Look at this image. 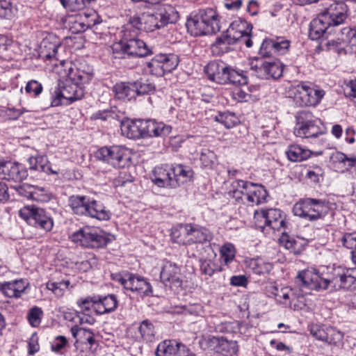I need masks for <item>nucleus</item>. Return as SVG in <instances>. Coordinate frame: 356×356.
Segmentation results:
<instances>
[{"mask_svg": "<svg viewBox=\"0 0 356 356\" xmlns=\"http://www.w3.org/2000/svg\"><path fill=\"white\" fill-rule=\"evenodd\" d=\"M18 213L29 225L46 232L51 230L54 226L52 218L42 209L26 206L20 209Z\"/></svg>", "mask_w": 356, "mask_h": 356, "instance_id": "13", "label": "nucleus"}, {"mask_svg": "<svg viewBox=\"0 0 356 356\" xmlns=\"http://www.w3.org/2000/svg\"><path fill=\"white\" fill-rule=\"evenodd\" d=\"M222 269L217 264L211 259L200 261V271L202 274L211 277L216 272H220Z\"/></svg>", "mask_w": 356, "mask_h": 356, "instance_id": "51", "label": "nucleus"}, {"mask_svg": "<svg viewBox=\"0 0 356 356\" xmlns=\"http://www.w3.org/2000/svg\"><path fill=\"white\" fill-rule=\"evenodd\" d=\"M140 338L146 341H152L154 337V326L148 320H144L138 327Z\"/></svg>", "mask_w": 356, "mask_h": 356, "instance_id": "43", "label": "nucleus"}, {"mask_svg": "<svg viewBox=\"0 0 356 356\" xmlns=\"http://www.w3.org/2000/svg\"><path fill=\"white\" fill-rule=\"evenodd\" d=\"M179 57L174 54L156 55L145 63L144 70L156 76H163L176 69Z\"/></svg>", "mask_w": 356, "mask_h": 356, "instance_id": "14", "label": "nucleus"}, {"mask_svg": "<svg viewBox=\"0 0 356 356\" xmlns=\"http://www.w3.org/2000/svg\"><path fill=\"white\" fill-rule=\"evenodd\" d=\"M341 37L339 38L342 42L349 44L353 51L356 53V27H345L341 30Z\"/></svg>", "mask_w": 356, "mask_h": 356, "instance_id": "46", "label": "nucleus"}, {"mask_svg": "<svg viewBox=\"0 0 356 356\" xmlns=\"http://www.w3.org/2000/svg\"><path fill=\"white\" fill-rule=\"evenodd\" d=\"M140 30H143L142 16L131 17L129 23L124 26L123 31H127L129 35L137 36Z\"/></svg>", "mask_w": 356, "mask_h": 356, "instance_id": "44", "label": "nucleus"}, {"mask_svg": "<svg viewBox=\"0 0 356 356\" xmlns=\"http://www.w3.org/2000/svg\"><path fill=\"white\" fill-rule=\"evenodd\" d=\"M160 277L165 286L170 287L181 286L180 268L175 264L166 261L162 267Z\"/></svg>", "mask_w": 356, "mask_h": 356, "instance_id": "19", "label": "nucleus"}, {"mask_svg": "<svg viewBox=\"0 0 356 356\" xmlns=\"http://www.w3.org/2000/svg\"><path fill=\"white\" fill-rule=\"evenodd\" d=\"M122 39L113 44L114 54H122L120 58H140L152 54L145 42L137 38L129 35L127 31H122Z\"/></svg>", "mask_w": 356, "mask_h": 356, "instance_id": "6", "label": "nucleus"}, {"mask_svg": "<svg viewBox=\"0 0 356 356\" xmlns=\"http://www.w3.org/2000/svg\"><path fill=\"white\" fill-rule=\"evenodd\" d=\"M244 184H245V182L242 179H236L233 181L230 185V188L228 191L229 196L234 198L236 201L240 202V195L243 193V190H244Z\"/></svg>", "mask_w": 356, "mask_h": 356, "instance_id": "54", "label": "nucleus"}, {"mask_svg": "<svg viewBox=\"0 0 356 356\" xmlns=\"http://www.w3.org/2000/svg\"><path fill=\"white\" fill-rule=\"evenodd\" d=\"M68 346V340L64 336H57L51 342V349L53 352L62 354Z\"/></svg>", "mask_w": 356, "mask_h": 356, "instance_id": "58", "label": "nucleus"}, {"mask_svg": "<svg viewBox=\"0 0 356 356\" xmlns=\"http://www.w3.org/2000/svg\"><path fill=\"white\" fill-rule=\"evenodd\" d=\"M267 226L273 230L281 231L284 229L286 222L282 216L281 211L277 209L266 210Z\"/></svg>", "mask_w": 356, "mask_h": 356, "instance_id": "33", "label": "nucleus"}, {"mask_svg": "<svg viewBox=\"0 0 356 356\" xmlns=\"http://www.w3.org/2000/svg\"><path fill=\"white\" fill-rule=\"evenodd\" d=\"M70 238L74 243L88 248H100L108 243L105 233L93 227L81 228L74 232Z\"/></svg>", "mask_w": 356, "mask_h": 356, "instance_id": "8", "label": "nucleus"}, {"mask_svg": "<svg viewBox=\"0 0 356 356\" xmlns=\"http://www.w3.org/2000/svg\"><path fill=\"white\" fill-rule=\"evenodd\" d=\"M59 45L56 43H52L49 42L47 40H44L42 42L41 46V54H43L44 59L51 60L56 58L58 48Z\"/></svg>", "mask_w": 356, "mask_h": 356, "instance_id": "49", "label": "nucleus"}, {"mask_svg": "<svg viewBox=\"0 0 356 356\" xmlns=\"http://www.w3.org/2000/svg\"><path fill=\"white\" fill-rule=\"evenodd\" d=\"M208 79L219 84L232 83L244 86L248 83L247 76L228 65L223 61L214 60L204 67Z\"/></svg>", "mask_w": 356, "mask_h": 356, "instance_id": "4", "label": "nucleus"}, {"mask_svg": "<svg viewBox=\"0 0 356 356\" xmlns=\"http://www.w3.org/2000/svg\"><path fill=\"white\" fill-rule=\"evenodd\" d=\"M240 324L238 321L224 322L216 326V331L227 335H233L240 332Z\"/></svg>", "mask_w": 356, "mask_h": 356, "instance_id": "47", "label": "nucleus"}, {"mask_svg": "<svg viewBox=\"0 0 356 356\" xmlns=\"http://www.w3.org/2000/svg\"><path fill=\"white\" fill-rule=\"evenodd\" d=\"M330 210V203L327 200L311 197L300 200L293 207L295 216L309 221L323 219Z\"/></svg>", "mask_w": 356, "mask_h": 356, "instance_id": "5", "label": "nucleus"}, {"mask_svg": "<svg viewBox=\"0 0 356 356\" xmlns=\"http://www.w3.org/2000/svg\"><path fill=\"white\" fill-rule=\"evenodd\" d=\"M286 154L291 161L301 162L309 159L312 156V152L307 148L293 144L289 146L286 151Z\"/></svg>", "mask_w": 356, "mask_h": 356, "instance_id": "31", "label": "nucleus"}, {"mask_svg": "<svg viewBox=\"0 0 356 356\" xmlns=\"http://www.w3.org/2000/svg\"><path fill=\"white\" fill-rule=\"evenodd\" d=\"M172 165L156 166L152 171L151 179L159 187L173 188L175 182L172 180Z\"/></svg>", "mask_w": 356, "mask_h": 356, "instance_id": "20", "label": "nucleus"}, {"mask_svg": "<svg viewBox=\"0 0 356 356\" xmlns=\"http://www.w3.org/2000/svg\"><path fill=\"white\" fill-rule=\"evenodd\" d=\"M252 25L247 21L241 19H235L229 25L226 34L216 39L212 45V52L221 54L227 52L229 45L236 42L244 44L247 47H251L253 44L251 39Z\"/></svg>", "mask_w": 356, "mask_h": 356, "instance_id": "2", "label": "nucleus"}, {"mask_svg": "<svg viewBox=\"0 0 356 356\" xmlns=\"http://www.w3.org/2000/svg\"><path fill=\"white\" fill-rule=\"evenodd\" d=\"M77 305L87 314H96L97 296L80 298L77 300Z\"/></svg>", "mask_w": 356, "mask_h": 356, "instance_id": "42", "label": "nucleus"}, {"mask_svg": "<svg viewBox=\"0 0 356 356\" xmlns=\"http://www.w3.org/2000/svg\"><path fill=\"white\" fill-rule=\"evenodd\" d=\"M171 237L175 243L183 245H191L189 223L181 224L172 229Z\"/></svg>", "mask_w": 356, "mask_h": 356, "instance_id": "32", "label": "nucleus"}, {"mask_svg": "<svg viewBox=\"0 0 356 356\" xmlns=\"http://www.w3.org/2000/svg\"><path fill=\"white\" fill-rule=\"evenodd\" d=\"M43 316V312L38 307H32L28 312L27 319L32 327H38Z\"/></svg>", "mask_w": 356, "mask_h": 356, "instance_id": "57", "label": "nucleus"}, {"mask_svg": "<svg viewBox=\"0 0 356 356\" xmlns=\"http://www.w3.org/2000/svg\"><path fill=\"white\" fill-rule=\"evenodd\" d=\"M200 160L202 167L212 168L216 162V155L209 149H203L200 153Z\"/></svg>", "mask_w": 356, "mask_h": 356, "instance_id": "50", "label": "nucleus"}, {"mask_svg": "<svg viewBox=\"0 0 356 356\" xmlns=\"http://www.w3.org/2000/svg\"><path fill=\"white\" fill-rule=\"evenodd\" d=\"M248 191L249 194L245 202L248 205H258L266 201L268 193L263 186L252 182Z\"/></svg>", "mask_w": 356, "mask_h": 356, "instance_id": "24", "label": "nucleus"}, {"mask_svg": "<svg viewBox=\"0 0 356 356\" xmlns=\"http://www.w3.org/2000/svg\"><path fill=\"white\" fill-rule=\"evenodd\" d=\"M321 14L332 26H337L346 19L348 7L343 1H334L326 7Z\"/></svg>", "mask_w": 356, "mask_h": 356, "instance_id": "16", "label": "nucleus"}, {"mask_svg": "<svg viewBox=\"0 0 356 356\" xmlns=\"http://www.w3.org/2000/svg\"><path fill=\"white\" fill-rule=\"evenodd\" d=\"M143 138L165 137L171 133L172 127L154 119L142 120Z\"/></svg>", "mask_w": 356, "mask_h": 356, "instance_id": "18", "label": "nucleus"}, {"mask_svg": "<svg viewBox=\"0 0 356 356\" xmlns=\"http://www.w3.org/2000/svg\"><path fill=\"white\" fill-rule=\"evenodd\" d=\"M215 120L227 129L232 128L238 122V119L236 115L229 112L219 113L215 116Z\"/></svg>", "mask_w": 356, "mask_h": 356, "instance_id": "45", "label": "nucleus"}, {"mask_svg": "<svg viewBox=\"0 0 356 356\" xmlns=\"http://www.w3.org/2000/svg\"><path fill=\"white\" fill-rule=\"evenodd\" d=\"M13 15L12 3L7 0H0V17L11 19Z\"/></svg>", "mask_w": 356, "mask_h": 356, "instance_id": "64", "label": "nucleus"}, {"mask_svg": "<svg viewBox=\"0 0 356 356\" xmlns=\"http://www.w3.org/2000/svg\"><path fill=\"white\" fill-rule=\"evenodd\" d=\"M172 180L175 182L173 188H177L181 184L187 183L191 180L193 176L191 168L181 164L172 165Z\"/></svg>", "mask_w": 356, "mask_h": 356, "instance_id": "23", "label": "nucleus"}, {"mask_svg": "<svg viewBox=\"0 0 356 356\" xmlns=\"http://www.w3.org/2000/svg\"><path fill=\"white\" fill-rule=\"evenodd\" d=\"M161 20V25L164 27L168 24L175 23L179 18V13L175 8L170 4H165L158 13Z\"/></svg>", "mask_w": 356, "mask_h": 356, "instance_id": "36", "label": "nucleus"}, {"mask_svg": "<svg viewBox=\"0 0 356 356\" xmlns=\"http://www.w3.org/2000/svg\"><path fill=\"white\" fill-rule=\"evenodd\" d=\"M220 254L225 264H228L235 257V249L234 245L229 243H225L221 247Z\"/></svg>", "mask_w": 356, "mask_h": 356, "instance_id": "60", "label": "nucleus"}, {"mask_svg": "<svg viewBox=\"0 0 356 356\" xmlns=\"http://www.w3.org/2000/svg\"><path fill=\"white\" fill-rule=\"evenodd\" d=\"M136 90L134 83L124 82L116 83L113 87L115 96L118 99H130L136 97Z\"/></svg>", "mask_w": 356, "mask_h": 356, "instance_id": "37", "label": "nucleus"}, {"mask_svg": "<svg viewBox=\"0 0 356 356\" xmlns=\"http://www.w3.org/2000/svg\"><path fill=\"white\" fill-rule=\"evenodd\" d=\"M295 283L302 293L309 291L351 290L356 289V268H346L341 266L333 267L328 277H323L315 268H307L298 273Z\"/></svg>", "mask_w": 356, "mask_h": 356, "instance_id": "1", "label": "nucleus"}, {"mask_svg": "<svg viewBox=\"0 0 356 356\" xmlns=\"http://www.w3.org/2000/svg\"><path fill=\"white\" fill-rule=\"evenodd\" d=\"M250 69L257 76L263 79H276L282 75L283 65L278 60L272 62L257 60V63H251Z\"/></svg>", "mask_w": 356, "mask_h": 356, "instance_id": "15", "label": "nucleus"}, {"mask_svg": "<svg viewBox=\"0 0 356 356\" xmlns=\"http://www.w3.org/2000/svg\"><path fill=\"white\" fill-rule=\"evenodd\" d=\"M142 19L143 20V30L146 32H152L163 28V26L161 25V20L158 13H143L142 15Z\"/></svg>", "mask_w": 356, "mask_h": 356, "instance_id": "39", "label": "nucleus"}, {"mask_svg": "<svg viewBox=\"0 0 356 356\" xmlns=\"http://www.w3.org/2000/svg\"><path fill=\"white\" fill-rule=\"evenodd\" d=\"M272 293L277 302L284 305L289 303L294 309H301L305 305L302 300L303 294L297 296L291 289L273 286Z\"/></svg>", "mask_w": 356, "mask_h": 356, "instance_id": "17", "label": "nucleus"}, {"mask_svg": "<svg viewBox=\"0 0 356 356\" xmlns=\"http://www.w3.org/2000/svg\"><path fill=\"white\" fill-rule=\"evenodd\" d=\"M28 176L27 170L18 163H10L8 180L21 181Z\"/></svg>", "mask_w": 356, "mask_h": 356, "instance_id": "40", "label": "nucleus"}, {"mask_svg": "<svg viewBox=\"0 0 356 356\" xmlns=\"http://www.w3.org/2000/svg\"><path fill=\"white\" fill-rule=\"evenodd\" d=\"M274 43L275 54H284L288 51L291 42L284 38L279 37L274 39Z\"/></svg>", "mask_w": 356, "mask_h": 356, "instance_id": "62", "label": "nucleus"}, {"mask_svg": "<svg viewBox=\"0 0 356 356\" xmlns=\"http://www.w3.org/2000/svg\"><path fill=\"white\" fill-rule=\"evenodd\" d=\"M216 352L224 356H233L238 350L237 342L229 339L228 337H214Z\"/></svg>", "mask_w": 356, "mask_h": 356, "instance_id": "27", "label": "nucleus"}, {"mask_svg": "<svg viewBox=\"0 0 356 356\" xmlns=\"http://www.w3.org/2000/svg\"><path fill=\"white\" fill-rule=\"evenodd\" d=\"M186 26L193 36L215 34L220 30L219 15L213 8L200 9L191 14Z\"/></svg>", "mask_w": 356, "mask_h": 356, "instance_id": "3", "label": "nucleus"}, {"mask_svg": "<svg viewBox=\"0 0 356 356\" xmlns=\"http://www.w3.org/2000/svg\"><path fill=\"white\" fill-rule=\"evenodd\" d=\"M90 198L83 195H72L69 198V206L76 215L86 216Z\"/></svg>", "mask_w": 356, "mask_h": 356, "instance_id": "29", "label": "nucleus"}, {"mask_svg": "<svg viewBox=\"0 0 356 356\" xmlns=\"http://www.w3.org/2000/svg\"><path fill=\"white\" fill-rule=\"evenodd\" d=\"M95 157L114 168H124L131 159L129 149L117 145L99 148Z\"/></svg>", "mask_w": 356, "mask_h": 356, "instance_id": "12", "label": "nucleus"}, {"mask_svg": "<svg viewBox=\"0 0 356 356\" xmlns=\"http://www.w3.org/2000/svg\"><path fill=\"white\" fill-rule=\"evenodd\" d=\"M113 280L119 282L125 290L136 293L142 297L153 296L151 284L143 277L126 273L113 275Z\"/></svg>", "mask_w": 356, "mask_h": 356, "instance_id": "9", "label": "nucleus"}, {"mask_svg": "<svg viewBox=\"0 0 356 356\" xmlns=\"http://www.w3.org/2000/svg\"><path fill=\"white\" fill-rule=\"evenodd\" d=\"M44 162H46V159L42 156L31 157L29 159L30 169L45 172L50 171L52 174H57L56 172L51 170L49 166L46 165Z\"/></svg>", "mask_w": 356, "mask_h": 356, "instance_id": "48", "label": "nucleus"}, {"mask_svg": "<svg viewBox=\"0 0 356 356\" xmlns=\"http://www.w3.org/2000/svg\"><path fill=\"white\" fill-rule=\"evenodd\" d=\"M61 88L63 90V97L70 102H75L83 97V90L79 84L65 81Z\"/></svg>", "mask_w": 356, "mask_h": 356, "instance_id": "30", "label": "nucleus"}, {"mask_svg": "<svg viewBox=\"0 0 356 356\" xmlns=\"http://www.w3.org/2000/svg\"><path fill=\"white\" fill-rule=\"evenodd\" d=\"M331 26L320 13L317 18L311 22L309 35L312 40H318L323 37Z\"/></svg>", "mask_w": 356, "mask_h": 356, "instance_id": "25", "label": "nucleus"}, {"mask_svg": "<svg viewBox=\"0 0 356 356\" xmlns=\"http://www.w3.org/2000/svg\"><path fill=\"white\" fill-rule=\"evenodd\" d=\"M63 90L61 87L58 86L55 88L54 90L51 92V99L50 103L47 104L41 108L42 110H45L49 107L58 106L63 104Z\"/></svg>", "mask_w": 356, "mask_h": 356, "instance_id": "59", "label": "nucleus"}, {"mask_svg": "<svg viewBox=\"0 0 356 356\" xmlns=\"http://www.w3.org/2000/svg\"><path fill=\"white\" fill-rule=\"evenodd\" d=\"M95 0H60L62 6L70 12H78L83 10Z\"/></svg>", "mask_w": 356, "mask_h": 356, "instance_id": "41", "label": "nucleus"}, {"mask_svg": "<svg viewBox=\"0 0 356 356\" xmlns=\"http://www.w3.org/2000/svg\"><path fill=\"white\" fill-rule=\"evenodd\" d=\"M70 281L49 282L47 283V289L51 290L57 297L63 296L65 289H67Z\"/></svg>", "mask_w": 356, "mask_h": 356, "instance_id": "56", "label": "nucleus"}, {"mask_svg": "<svg viewBox=\"0 0 356 356\" xmlns=\"http://www.w3.org/2000/svg\"><path fill=\"white\" fill-rule=\"evenodd\" d=\"M295 101L300 106H316L325 96V91L309 82H302L295 88Z\"/></svg>", "mask_w": 356, "mask_h": 356, "instance_id": "11", "label": "nucleus"}, {"mask_svg": "<svg viewBox=\"0 0 356 356\" xmlns=\"http://www.w3.org/2000/svg\"><path fill=\"white\" fill-rule=\"evenodd\" d=\"M189 230L191 245L196 244L197 248L213 239L212 232L205 227L189 223Z\"/></svg>", "mask_w": 356, "mask_h": 356, "instance_id": "21", "label": "nucleus"}, {"mask_svg": "<svg viewBox=\"0 0 356 356\" xmlns=\"http://www.w3.org/2000/svg\"><path fill=\"white\" fill-rule=\"evenodd\" d=\"M247 267L257 275H264L273 269V264L261 258L250 259L245 261Z\"/></svg>", "mask_w": 356, "mask_h": 356, "instance_id": "34", "label": "nucleus"}, {"mask_svg": "<svg viewBox=\"0 0 356 356\" xmlns=\"http://www.w3.org/2000/svg\"><path fill=\"white\" fill-rule=\"evenodd\" d=\"M122 134L130 139L143 138L142 120H125L121 122Z\"/></svg>", "mask_w": 356, "mask_h": 356, "instance_id": "22", "label": "nucleus"}, {"mask_svg": "<svg viewBox=\"0 0 356 356\" xmlns=\"http://www.w3.org/2000/svg\"><path fill=\"white\" fill-rule=\"evenodd\" d=\"M180 343L175 340H165L158 345L156 355L157 356H177Z\"/></svg>", "mask_w": 356, "mask_h": 356, "instance_id": "35", "label": "nucleus"}, {"mask_svg": "<svg viewBox=\"0 0 356 356\" xmlns=\"http://www.w3.org/2000/svg\"><path fill=\"white\" fill-rule=\"evenodd\" d=\"M326 339L325 342L330 345H338L341 343L343 334L332 327H327Z\"/></svg>", "mask_w": 356, "mask_h": 356, "instance_id": "55", "label": "nucleus"}, {"mask_svg": "<svg viewBox=\"0 0 356 356\" xmlns=\"http://www.w3.org/2000/svg\"><path fill=\"white\" fill-rule=\"evenodd\" d=\"M25 92L29 96L36 97L40 95L42 90V85L36 80H31L27 82L25 88Z\"/></svg>", "mask_w": 356, "mask_h": 356, "instance_id": "61", "label": "nucleus"}, {"mask_svg": "<svg viewBox=\"0 0 356 356\" xmlns=\"http://www.w3.org/2000/svg\"><path fill=\"white\" fill-rule=\"evenodd\" d=\"M60 65L63 69L60 73L66 81L82 85L89 83L93 77L92 68L86 63L76 66L70 61L63 60Z\"/></svg>", "mask_w": 356, "mask_h": 356, "instance_id": "10", "label": "nucleus"}, {"mask_svg": "<svg viewBox=\"0 0 356 356\" xmlns=\"http://www.w3.org/2000/svg\"><path fill=\"white\" fill-rule=\"evenodd\" d=\"M259 54L265 57L271 56L275 54L274 39H265L260 47Z\"/></svg>", "mask_w": 356, "mask_h": 356, "instance_id": "63", "label": "nucleus"}, {"mask_svg": "<svg viewBox=\"0 0 356 356\" xmlns=\"http://www.w3.org/2000/svg\"><path fill=\"white\" fill-rule=\"evenodd\" d=\"M294 134L302 138H317L324 134L321 120L309 111H299L296 115Z\"/></svg>", "mask_w": 356, "mask_h": 356, "instance_id": "7", "label": "nucleus"}, {"mask_svg": "<svg viewBox=\"0 0 356 356\" xmlns=\"http://www.w3.org/2000/svg\"><path fill=\"white\" fill-rule=\"evenodd\" d=\"M72 337L76 339L78 336H82L88 344L92 346L95 343L93 333L90 330L76 325L71 328Z\"/></svg>", "mask_w": 356, "mask_h": 356, "instance_id": "52", "label": "nucleus"}, {"mask_svg": "<svg viewBox=\"0 0 356 356\" xmlns=\"http://www.w3.org/2000/svg\"><path fill=\"white\" fill-rule=\"evenodd\" d=\"M352 157H348L341 152L332 154L331 156L332 163L335 170L339 172H344L350 169V162Z\"/></svg>", "mask_w": 356, "mask_h": 356, "instance_id": "38", "label": "nucleus"}, {"mask_svg": "<svg viewBox=\"0 0 356 356\" xmlns=\"http://www.w3.org/2000/svg\"><path fill=\"white\" fill-rule=\"evenodd\" d=\"M118 301L115 295L97 296L96 314L102 315L113 312L118 307Z\"/></svg>", "mask_w": 356, "mask_h": 356, "instance_id": "26", "label": "nucleus"}, {"mask_svg": "<svg viewBox=\"0 0 356 356\" xmlns=\"http://www.w3.org/2000/svg\"><path fill=\"white\" fill-rule=\"evenodd\" d=\"M51 193L43 187L33 186L31 200L38 202H47L51 200Z\"/></svg>", "mask_w": 356, "mask_h": 356, "instance_id": "53", "label": "nucleus"}, {"mask_svg": "<svg viewBox=\"0 0 356 356\" xmlns=\"http://www.w3.org/2000/svg\"><path fill=\"white\" fill-rule=\"evenodd\" d=\"M88 211L86 216L97 219L99 220H108L111 218V213L100 202L90 199Z\"/></svg>", "mask_w": 356, "mask_h": 356, "instance_id": "28", "label": "nucleus"}]
</instances>
